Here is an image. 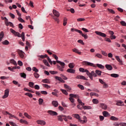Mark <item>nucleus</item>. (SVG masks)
I'll return each instance as SVG.
<instances>
[{"instance_id": "f257e3e1", "label": "nucleus", "mask_w": 126, "mask_h": 126, "mask_svg": "<svg viewBox=\"0 0 126 126\" xmlns=\"http://www.w3.org/2000/svg\"><path fill=\"white\" fill-rule=\"evenodd\" d=\"M79 70L81 72H86V74L90 77L91 80H93V76H94V77H96L97 76V75L95 73L94 71H92L91 73H90L88 70L84 69V68L81 67L79 69Z\"/></svg>"}, {"instance_id": "f03ea898", "label": "nucleus", "mask_w": 126, "mask_h": 126, "mask_svg": "<svg viewBox=\"0 0 126 126\" xmlns=\"http://www.w3.org/2000/svg\"><path fill=\"white\" fill-rule=\"evenodd\" d=\"M10 31L11 33H12L15 36H17V37H22V39L24 42L25 41V33H24V32H22V34H20L19 32L14 31V30L12 29H10Z\"/></svg>"}, {"instance_id": "7ed1b4c3", "label": "nucleus", "mask_w": 126, "mask_h": 126, "mask_svg": "<svg viewBox=\"0 0 126 126\" xmlns=\"http://www.w3.org/2000/svg\"><path fill=\"white\" fill-rule=\"evenodd\" d=\"M57 63H59L60 65L57 64V68L60 71H63V68H64V66H65V63L63 62H62L60 61H57Z\"/></svg>"}, {"instance_id": "20e7f679", "label": "nucleus", "mask_w": 126, "mask_h": 126, "mask_svg": "<svg viewBox=\"0 0 126 126\" xmlns=\"http://www.w3.org/2000/svg\"><path fill=\"white\" fill-rule=\"evenodd\" d=\"M37 58H39V61H42V59H45V58H47V60L49 63H50V64H53V62H52V60H51V59H50L47 54H45V55H38L37 56Z\"/></svg>"}, {"instance_id": "39448f33", "label": "nucleus", "mask_w": 126, "mask_h": 126, "mask_svg": "<svg viewBox=\"0 0 126 126\" xmlns=\"http://www.w3.org/2000/svg\"><path fill=\"white\" fill-rule=\"evenodd\" d=\"M82 64L83 65H88L89 66H93V67H97V66H96L95 64L87 61H83L82 62Z\"/></svg>"}, {"instance_id": "423d86ee", "label": "nucleus", "mask_w": 126, "mask_h": 126, "mask_svg": "<svg viewBox=\"0 0 126 126\" xmlns=\"http://www.w3.org/2000/svg\"><path fill=\"white\" fill-rule=\"evenodd\" d=\"M95 33L96 35H98V36H100V37H102L103 38H106L107 37V35L105 33L101 32L95 31Z\"/></svg>"}, {"instance_id": "0eeeda50", "label": "nucleus", "mask_w": 126, "mask_h": 126, "mask_svg": "<svg viewBox=\"0 0 126 126\" xmlns=\"http://www.w3.org/2000/svg\"><path fill=\"white\" fill-rule=\"evenodd\" d=\"M8 95H9V90L6 89L5 90L4 96H2L3 99L7 98Z\"/></svg>"}, {"instance_id": "6e6552de", "label": "nucleus", "mask_w": 126, "mask_h": 126, "mask_svg": "<svg viewBox=\"0 0 126 126\" xmlns=\"http://www.w3.org/2000/svg\"><path fill=\"white\" fill-rule=\"evenodd\" d=\"M73 117H74V118H75V119H77V120H78V121L80 123H82L83 122V121L81 120V118H80V116L78 114H73Z\"/></svg>"}, {"instance_id": "1a4fd4ad", "label": "nucleus", "mask_w": 126, "mask_h": 126, "mask_svg": "<svg viewBox=\"0 0 126 126\" xmlns=\"http://www.w3.org/2000/svg\"><path fill=\"white\" fill-rule=\"evenodd\" d=\"M47 113L49 114V115H51V116H58V113L53 110H48L47 111Z\"/></svg>"}, {"instance_id": "9d476101", "label": "nucleus", "mask_w": 126, "mask_h": 126, "mask_svg": "<svg viewBox=\"0 0 126 126\" xmlns=\"http://www.w3.org/2000/svg\"><path fill=\"white\" fill-rule=\"evenodd\" d=\"M99 105L100 108H101L103 110H107V109H108V106L105 103H100Z\"/></svg>"}, {"instance_id": "9b49d317", "label": "nucleus", "mask_w": 126, "mask_h": 126, "mask_svg": "<svg viewBox=\"0 0 126 126\" xmlns=\"http://www.w3.org/2000/svg\"><path fill=\"white\" fill-rule=\"evenodd\" d=\"M18 54L19 55L20 58L21 59H23L24 58V52L20 50H18Z\"/></svg>"}, {"instance_id": "f8f14e48", "label": "nucleus", "mask_w": 126, "mask_h": 126, "mask_svg": "<svg viewBox=\"0 0 126 126\" xmlns=\"http://www.w3.org/2000/svg\"><path fill=\"white\" fill-rule=\"evenodd\" d=\"M53 13L55 16H56V17H60V12H59V11H57L56 10L54 9L53 10Z\"/></svg>"}, {"instance_id": "ddd939ff", "label": "nucleus", "mask_w": 126, "mask_h": 126, "mask_svg": "<svg viewBox=\"0 0 126 126\" xmlns=\"http://www.w3.org/2000/svg\"><path fill=\"white\" fill-rule=\"evenodd\" d=\"M75 78H76V79H83V80H87V79L85 78V77L82 75H77Z\"/></svg>"}, {"instance_id": "4468645a", "label": "nucleus", "mask_w": 126, "mask_h": 126, "mask_svg": "<svg viewBox=\"0 0 126 126\" xmlns=\"http://www.w3.org/2000/svg\"><path fill=\"white\" fill-rule=\"evenodd\" d=\"M37 123L38 125H41V126H45L46 125V122L43 120H38Z\"/></svg>"}, {"instance_id": "2eb2a0df", "label": "nucleus", "mask_w": 126, "mask_h": 126, "mask_svg": "<svg viewBox=\"0 0 126 126\" xmlns=\"http://www.w3.org/2000/svg\"><path fill=\"white\" fill-rule=\"evenodd\" d=\"M65 117V115H60L58 116V120L60 122H63V118Z\"/></svg>"}, {"instance_id": "dca6fc26", "label": "nucleus", "mask_w": 126, "mask_h": 126, "mask_svg": "<svg viewBox=\"0 0 126 126\" xmlns=\"http://www.w3.org/2000/svg\"><path fill=\"white\" fill-rule=\"evenodd\" d=\"M115 59L117 60V61L119 63V64L123 65V61L120 59V57L118 56H115Z\"/></svg>"}, {"instance_id": "f3484780", "label": "nucleus", "mask_w": 126, "mask_h": 126, "mask_svg": "<svg viewBox=\"0 0 126 126\" xmlns=\"http://www.w3.org/2000/svg\"><path fill=\"white\" fill-rule=\"evenodd\" d=\"M113 126H126V123H118L117 122H115L114 123Z\"/></svg>"}, {"instance_id": "a211bd4d", "label": "nucleus", "mask_w": 126, "mask_h": 126, "mask_svg": "<svg viewBox=\"0 0 126 126\" xmlns=\"http://www.w3.org/2000/svg\"><path fill=\"white\" fill-rule=\"evenodd\" d=\"M67 72L69 73H75V70L73 69L72 68H69L66 70Z\"/></svg>"}, {"instance_id": "6ab92c4d", "label": "nucleus", "mask_w": 126, "mask_h": 126, "mask_svg": "<svg viewBox=\"0 0 126 126\" xmlns=\"http://www.w3.org/2000/svg\"><path fill=\"white\" fill-rule=\"evenodd\" d=\"M52 104L53 106H54L55 107H57L59 106V102L57 101L53 100L52 102Z\"/></svg>"}, {"instance_id": "aec40b11", "label": "nucleus", "mask_w": 126, "mask_h": 126, "mask_svg": "<svg viewBox=\"0 0 126 126\" xmlns=\"http://www.w3.org/2000/svg\"><path fill=\"white\" fill-rule=\"evenodd\" d=\"M55 79H57V80H59V81H61L62 83H64L65 82V81L63 80L61 77L59 76H55Z\"/></svg>"}, {"instance_id": "412c9836", "label": "nucleus", "mask_w": 126, "mask_h": 126, "mask_svg": "<svg viewBox=\"0 0 126 126\" xmlns=\"http://www.w3.org/2000/svg\"><path fill=\"white\" fill-rule=\"evenodd\" d=\"M72 51L74 53H76V54H78V55H81L82 54L81 52H79L78 49H77L76 48H74L73 49H72Z\"/></svg>"}, {"instance_id": "4be33fe9", "label": "nucleus", "mask_w": 126, "mask_h": 126, "mask_svg": "<svg viewBox=\"0 0 126 126\" xmlns=\"http://www.w3.org/2000/svg\"><path fill=\"white\" fill-rule=\"evenodd\" d=\"M105 67L108 70H112L113 69V67L110 64H106Z\"/></svg>"}, {"instance_id": "5701e85b", "label": "nucleus", "mask_w": 126, "mask_h": 126, "mask_svg": "<svg viewBox=\"0 0 126 126\" xmlns=\"http://www.w3.org/2000/svg\"><path fill=\"white\" fill-rule=\"evenodd\" d=\"M69 96L72 98H75L76 99H77V98H79V96L78 94H70Z\"/></svg>"}, {"instance_id": "b1692460", "label": "nucleus", "mask_w": 126, "mask_h": 126, "mask_svg": "<svg viewBox=\"0 0 126 126\" xmlns=\"http://www.w3.org/2000/svg\"><path fill=\"white\" fill-rule=\"evenodd\" d=\"M110 76H111V77H114V78H118V77H119L120 75L118 74L113 73L110 74Z\"/></svg>"}, {"instance_id": "393cba45", "label": "nucleus", "mask_w": 126, "mask_h": 126, "mask_svg": "<svg viewBox=\"0 0 126 126\" xmlns=\"http://www.w3.org/2000/svg\"><path fill=\"white\" fill-rule=\"evenodd\" d=\"M64 88L67 89V91H70V90H71V88L70 87H69V86H68L66 84L64 85Z\"/></svg>"}, {"instance_id": "a878e982", "label": "nucleus", "mask_w": 126, "mask_h": 126, "mask_svg": "<svg viewBox=\"0 0 126 126\" xmlns=\"http://www.w3.org/2000/svg\"><path fill=\"white\" fill-rule=\"evenodd\" d=\"M103 115L104 116V117H109V116H110V114L109 113V112H108L107 111H103Z\"/></svg>"}, {"instance_id": "bb28decb", "label": "nucleus", "mask_w": 126, "mask_h": 126, "mask_svg": "<svg viewBox=\"0 0 126 126\" xmlns=\"http://www.w3.org/2000/svg\"><path fill=\"white\" fill-rule=\"evenodd\" d=\"M67 24V18H66V17H64L63 18V26H65V25H66Z\"/></svg>"}, {"instance_id": "cd10ccee", "label": "nucleus", "mask_w": 126, "mask_h": 126, "mask_svg": "<svg viewBox=\"0 0 126 126\" xmlns=\"http://www.w3.org/2000/svg\"><path fill=\"white\" fill-rule=\"evenodd\" d=\"M20 123H21V124H25V125H28V122L27 121L23 119H21L20 120Z\"/></svg>"}, {"instance_id": "c85d7f7f", "label": "nucleus", "mask_w": 126, "mask_h": 126, "mask_svg": "<svg viewBox=\"0 0 126 126\" xmlns=\"http://www.w3.org/2000/svg\"><path fill=\"white\" fill-rule=\"evenodd\" d=\"M96 66L99 67V68H101V69H104L105 68V66L101 64H96Z\"/></svg>"}, {"instance_id": "c756f323", "label": "nucleus", "mask_w": 126, "mask_h": 126, "mask_svg": "<svg viewBox=\"0 0 126 126\" xmlns=\"http://www.w3.org/2000/svg\"><path fill=\"white\" fill-rule=\"evenodd\" d=\"M90 96L91 97H92V96H95L96 97H99V94H96V93H91Z\"/></svg>"}, {"instance_id": "7c9ffc66", "label": "nucleus", "mask_w": 126, "mask_h": 126, "mask_svg": "<svg viewBox=\"0 0 126 126\" xmlns=\"http://www.w3.org/2000/svg\"><path fill=\"white\" fill-rule=\"evenodd\" d=\"M4 23L5 25H6V26H8V24L9 23V22H8V19H7V18H6V17H4Z\"/></svg>"}, {"instance_id": "2f4dec72", "label": "nucleus", "mask_w": 126, "mask_h": 126, "mask_svg": "<svg viewBox=\"0 0 126 126\" xmlns=\"http://www.w3.org/2000/svg\"><path fill=\"white\" fill-rule=\"evenodd\" d=\"M83 108L85 110H91V109H92V107L88 106H83Z\"/></svg>"}, {"instance_id": "473e14b6", "label": "nucleus", "mask_w": 126, "mask_h": 126, "mask_svg": "<svg viewBox=\"0 0 126 126\" xmlns=\"http://www.w3.org/2000/svg\"><path fill=\"white\" fill-rule=\"evenodd\" d=\"M42 82H43V83H47L48 84L50 83V80L48 79H45L42 80Z\"/></svg>"}, {"instance_id": "72a5a7b5", "label": "nucleus", "mask_w": 126, "mask_h": 126, "mask_svg": "<svg viewBox=\"0 0 126 126\" xmlns=\"http://www.w3.org/2000/svg\"><path fill=\"white\" fill-rule=\"evenodd\" d=\"M43 63H44L45 65H47V66L50 67V64H49V62L46 60H43Z\"/></svg>"}, {"instance_id": "f704fd0d", "label": "nucleus", "mask_w": 126, "mask_h": 126, "mask_svg": "<svg viewBox=\"0 0 126 126\" xmlns=\"http://www.w3.org/2000/svg\"><path fill=\"white\" fill-rule=\"evenodd\" d=\"M92 102L94 104H99V100H98L97 99H93L92 100Z\"/></svg>"}, {"instance_id": "c9c22d12", "label": "nucleus", "mask_w": 126, "mask_h": 126, "mask_svg": "<svg viewBox=\"0 0 126 126\" xmlns=\"http://www.w3.org/2000/svg\"><path fill=\"white\" fill-rule=\"evenodd\" d=\"M110 120L111 121H118L119 118L115 117V116H111L110 117Z\"/></svg>"}, {"instance_id": "e433bc0d", "label": "nucleus", "mask_w": 126, "mask_h": 126, "mask_svg": "<svg viewBox=\"0 0 126 126\" xmlns=\"http://www.w3.org/2000/svg\"><path fill=\"white\" fill-rule=\"evenodd\" d=\"M95 74L97 75L98 74L99 76H101V74L102 73V71L99 70H95Z\"/></svg>"}, {"instance_id": "4c0bfd02", "label": "nucleus", "mask_w": 126, "mask_h": 126, "mask_svg": "<svg viewBox=\"0 0 126 126\" xmlns=\"http://www.w3.org/2000/svg\"><path fill=\"white\" fill-rule=\"evenodd\" d=\"M10 63H13L14 65H17V63L13 59L11 60Z\"/></svg>"}, {"instance_id": "58836bf2", "label": "nucleus", "mask_w": 126, "mask_h": 126, "mask_svg": "<svg viewBox=\"0 0 126 126\" xmlns=\"http://www.w3.org/2000/svg\"><path fill=\"white\" fill-rule=\"evenodd\" d=\"M25 95H26V96H29L30 98H32V97H33L32 94L30 93H26Z\"/></svg>"}, {"instance_id": "ea45409f", "label": "nucleus", "mask_w": 126, "mask_h": 126, "mask_svg": "<svg viewBox=\"0 0 126 126\" xmlns=\"http://www.w3.org/2000/svg\"><path fill=\"white\" fill-rule=\"evenodd\" d=\"M2 44L3 45H8L9 44V42L7 40H5L4 41L2 42Z\"/></svg>"}, {"instance_id": "a19ab883", "label": "nucleus", "mask_w": 126, "mask_h": 126, "mask_svg": "<svg viewBox=\"0 0 126 126\" xmlns=\"http://www.w3.org/2000/svg\"><path fill=\"white\" fill-rule=\"evenodd\" d=\"M61 91L63 93V94H64L65 95H68V93H67V92H66V90H63V89H61Z\"/></svg>"}, {"instance_id": "79ce46f5", "label": "nucleus", "mask_w": 126, "mask_h": 126, "mask_svg": "<svg viewBox=\"0 0 126 126\" xmlns=\"http://www.w3.org/2000/svg\"><path fill=\"white\" fill-rule=\"evenodd\" d=\"M29 86L30 87H31V88H34V83L32 82H29Z\"/></svg>"}, {"instance_id": "37998d69", "label": "nucleus", "mask_w": 126, "mask_h": 126, "mask_svg": "<svg viewBox=\"0 0 126 126\" xmlns=\"http://www.w3.org/2000/svg\"><path fill=\"white\" fill-rule=\"evenodd\" d=\"M68 67H69V68H73V67H74V63H70L68 64Z\"/></svg>"}, {"instance_id": "c03bdc74", "label": "nucleus", "mask_w": 126, "mask_h": 126, "mask_svg": "<svg viewBox=\"0 0 126 126\" xmlns=\"http://www.w3.org/2000/svg\"><path fill=\"white\" fill-rule=\"evenodd\" d=\"M33 75H34V76L35 78H39V76H40V75H39L38 73H36V72H34L33 73Z\"/></svg>"}, {"instance_id": "a18cd8bd", "label": "nucleus", "mask_w": 126, "mask_h": 126, "mask_svg": "<svg viewBox=\"0 0 126 126\" xmlns=\"http://www.w3.org/2000/svg\"><path fill=\"white\" fill-rule=\"evenodd\" d=\"M24 116L27 118L28 119H31V116L30 115H29V114H28L27 113L25 112L24 113Z\"/></svg>"}, {"instance_id": "49530a36", "label": "nucleus", "mask_w": 126, "mask_h": 126, "mask_svg": "<svg viewBox=\"0 0 126 126\" xmlns=\"http://www.w3.org/2000/svg\"><path fill=\"white\" fill-rule=\"evenodd\" d=\"M107 10L110 12V13H112V14H115V11H114V10L112 9H109L108 8Z\"/></svg>"}, {"instance_id": "de8ad7c7", "label": "nucleus", "mask_w": 126, "mask_h": 126, "mask_svg": "<svg viewBox=\"0 0 126 126\" xmlns=\"http://www.w3.org/2000/svg\"><path fill=\"white\" fill-rule=\"evenodd\" d=\"M81 35L82 36V37H83L84 38V39H85V40H86V39H88V35H87V34H84L83 33L81 34Z\"/></svg>"}, {"instance_id": "09e8293b", "label": "nucleus", "mask_w": 126, "mask_h": 126, "mask_svg": "<svg viewBox=\"0 0 126 126\" xmlns=\"http://www.w3.org/2000/svg\"><path fill=\"white\" fill-rule=\"evenodd\" d=\"M38 102L40 105H42L43 104V102H44V100L42 98H39Z\"/></svg>"}, {"instance_id": "8fccbe9b", "label": "nucleus", "mask_w": 126, "mask_h": 126, "mask_svg": "<svg viewBox=\"0 0 126 126\" xmlns=\"http://www.w3.org/2000/svg\"><path fill=\"white\" fill-rule=\"evenodd\" d=\"M18 20H19V21H20V22H21L22 23H24L25 22V21H24V20H23V19H22V18L19 17L18 18Z\"/></svg>"}, {"instance_id": "3c124183", "label": "nucleus", "mask_w": 126, "mask_h": 126, "mask_svg": "<svg viewBox=\"0 0 126 126\" xmlns=\"http://www.w3.org/2000/svg\"><path fill=\"white\" fill-rule=\"evenodd\" d=\"M78 87H79L80 89H81V90H84V87L82 85H80V84L78 85Z\"/></svg>"}, {"instance_id": "603ef678", "label": "nucleus", "mask_w": 126, "mask_h": 126, "mask_svg": "<svg viewBox=\"0 0 126 126\" xmlns=\"http://www.w3.org/2000/svg\"><path fill=\"white\" fill-rule=\"evenodd\" d=\"M20 75L21 77H23V78H26V74L25 73H21Z\"/></svg>"}, {"instance_id": "864d4df0", "label": "nucleus", "mask_w": 126, "mask_h": 126, "mask_svg": "<svg viewBox=\"0 0 126 126\" xmlns=\"http://www.w3.org/2000/svg\"><path fill=\"white\" fill-rule=\"evenodd\" d=\"M33 71H34L35 72L37 73L39 71V70L36 68V67H33L32 68Z\"/></svg>"}, {"instance_id": "5fc2aeb1", "label": "nucleus", "mask_w": 126, "mask_h": 126, "mask_svg": "<svg viewBox=\"0 0 126 126\" xmlns=\"http://www.w3.org/2000/svg\"><path fill=\"white\" fill-rule=\"evenodd\" d=\"M43 87H45V88H47V89H49V88H51V86L47 85V84H43L42 85Z\"/></svg>"}, {"instance_id": "6e6d98bb", "label": "nucleus", "mask_w": 126, "mask_h": 126, "mask_svg": "<svg viewBox=\"0 0 126 126\" xmlns=\"http://www.w3.org/2000/svg\"><path fill=\"white\" fill-rule=\"evenodd\" d=\"M4 36V33L3 32V31L1 32H0V37L1 38H3Z\"/></svg>"}, {"instance_id": "4d7b16f0", "label": "nucleus", "mask_w": 126, "mask_h": 126, "mask_svg": "<svg viewBox=\"0 0 126 126\" xmlns=\"http://www.w3.org/2000/svg\"><path fill=\"white\" fill-rule=\"evenodd\" d=\"M78 43H80V44H81L82 45H84L85 43L83 42V40L80 39L77 41Z\"/></svg>"}, {"instance_id": "13d9d810", "label": "nucleus", "mask_w": 126, "mask_h": 126, "mask_svg": "<svg viewBox=\"0 0 126 126\" xmlns=\"http://www.w3.org/2000/svg\"><path fill=\"white\" fill-rule=\"evenodd\" d=\"M101 54L102 55H103V56H105V57H107L108 56L107 53H106V52L104 51H101Z\"/></svg>"}, {"instance_id": "bf43d9fd", "label": "nucleus", "mask_w": 126, "mask_h": 126, "mask_svg": "<svg viewBox=\"0 0 126 126\" xmlns=\"http://www.w3.org/2000/svg\"><path fill=\"white\" fill-rule=\"evenodd\" d=\"M122 104H123V101H120L116 103L117 106H122Z\"/></svg>"}, {"instance_id": "052dcab7", "label": "nucleus", "mask_w": 126, "mask_h": 126, "mask_svg": "<svg viewBox=\"0 0 126 126\" xmlns=\"http://www.w3.org/2000/svg\"><path fill=\"white\" fill-rule=\"evenodd\" d=\"M95 57H97V58H98L99 59H102V55L98 53L96 54Z\"/></svg>"}, {"instance_id": "680f3d73", "label": "nucleus", "mask_w": 126, "mask_h": 126, "mask_svg": "<svg viewBox=\"0 0 126 126\" xmlns=\"http://www.w3.org/2000/svg\"><path fill=\"white\" fill-rule=\"evenodd\" d=\"M120 23L122 26H126V23L125 21H122Z\"/></svg>"}, {"instance_id": "e2e57ef3", "label": "nucleus", "mask_w": 126, "mask_h": 126, "mask_svg": "<svg viewBox=\"0 0 126 126\" xmlns=\"http://www.w3.org/2000/svg\"><path fill=\"white\" fill-rule=\"evenodd\" d=\"M69 100L70 101V102H71L72 103H74V99L72 97H71V96H70L69 98Z\"/></svg>"}, {"instance_id": "0e129e2a", "label": "nucleus", "mask_w": 126, "mask_h": 126, "mask_svg": "<svg viewBox=\"0 0 126 126\" xmlns=\"http://www.w3.org/2000/svg\"><path fill=\"white\" fill-rule=\"evenodd\" d=\"M49 72L51 74H57L58 73V71H50Z\"/></svg>"}, {"instance_id": "69168bd1", "label": "nucleus", "mask_w": 126, "mask_h": 126, "mask_svg": "<svg viewBox=\"0 0 126 126\" xmlns=\"http://www.w3.org/2000/svg\"><path fill=\"white\" fill-rule=\"evenodd\" d=\"M9 124H10V125L12 126H17V125L15 123L12 122H10Z\"/></svg>"}, {"instance_id": "338daca9", "label": "nucleus", "mask_w": 126, "mask_h": 126, "mask_svg": "<svg viewBox=\"0 0 126 126\" xmlns=\"http://www.w3.org/2000/svg\"><path fill=\"white\" fill-rule=\"evenodd\" d=\"M103 88H108V87H109V86L106 83H104V84H103Z\"/></svg>"}, {"instance_id": "774afa93", "label": "nucleus", "mask_w": 126, "mask_h": 126, "mask_svg": "<svg viewBox=\"0 0 126 126\" xmlns=\"http://www.w3.org/2000/svg\"><path fill=\"white\" fill-rule=\"evenodd\" d=\"M110 38L111 40H115V39H116V36L113 34L112 35L110 36Z\"/></svg>"}]
</instances>
